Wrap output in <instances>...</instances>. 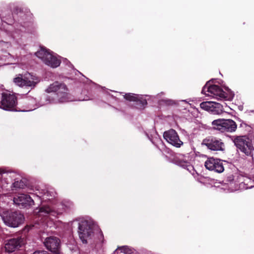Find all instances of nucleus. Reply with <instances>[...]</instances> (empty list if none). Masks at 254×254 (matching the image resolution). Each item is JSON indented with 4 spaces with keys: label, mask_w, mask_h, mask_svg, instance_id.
<instances>
[{
    "label": "nucleus",
    "mask_w": 254,
    "mask_h": 254,
    "mask_svg": "<svg viewBox=\"0 0 254 254\" xmlns=\"http://www.w3.org/2000/svg\"><path fill=\"white\" fill-rule=\"evenodd\" d=\"M46 91L48 93H56L57 99L55 101L56 103H64L71 101L68 96L67 89L64 84L55 82L48 87Z\"/></svg>",
    "instance_id": "5"
},
{
    "label": "nucleus",
    "mask_w": 254,
    "mask_h": 254,
    "mask_svg": "<svg viewBox=\"0 0 254 254\" xmlns=\"http://www.w3.org/2000/svg\"><path fill=\"white\" fill-rule=\"evenodd\" d=\"M49 193V192L48 191L47 192L45 193L42 196L43 199H45V200H50L51 198L48 197Z\"/></svg>",
    "instance_id": "24"
},
{
    "label": "nucleus",
    "mask_w": 254,
    "mask_h": 254,
    "mask_svg": "<svg viewBox=\"0 0 254 254\" xmlns=\"http://www.w3.org/2000/svg\"><path fill=\"white\" fill-rule=\"evenodd\" d=\"M44 245L51 252L58 254L60 253V240L55 237L47 238L44 242Z\"/></svg>",
    "instance_id": "13"
},
{
    "label": "nucleus",
    "mask_w": 254,
    "mask_h": 254,
    "mask_svg": "<svg viewBox=\"0 0 254 254\" xmlns=\"http://www.w3.org/2000/svg\"><path fill=\"white\" fill-rule=\"evenodd\" d=\"M203 142L207 147L211 150L223 151L224 150V144L221 139L214 138L207 139Z\"/></svg>",
    "instance_id": "17"
},
{
    "label": "nucleus",
    "mask_w": 254,
    "mask_h": 254,
    "mask_svg": "<svg viewBox=\"0 0 254 254\" xmlns=\"http://www.w3.org/2000/svg\"><path fill=\"white\" fill-rule=\"evenodd\" d=\"M78 235L83 243H87L97 235H102L98 226L91 221L83 220L79 223Z\"/></svg>",
    "instance_id": "2"
},
{
    "label": "nucleus",
    "mask_w": 254,
    "mask_h": 254,
    "mask_svg": "<svg viewBox=\"0 0 254 254\" xmlns=\"http://www.w3.org/2000/svg\"><path fill=\"white\" fill-rule=\"evenodd\" d=\"M204 166L206 169L218 173H222L224 170L223 163L221 160L213 157L207 158L204 162Z\"/></svg>",
    "instance_id": "11"
},
{
    "label": "nucleus",
    "mask_w": 254,
    "mask_h": 254,
    "mask_svg": "<svg viewBox=\"0 0 254 254\" xmlns=\"http://www.w3.org/2000/svg\"><path fill=\"white\" fill-rule=\"evenodd\" d=\"M36 56L47 65L56 68L60 64L61 61L56 54L45 48H41L36 53Z\"/></svg>",
    "instance_id": "6"
},
{
    "label": "nucleus",
    "mask_w": 254,
    "mask_h": 254,
    "mask_svg": "<svg viewBox=\"0 0 254 254\" xmlns=\"http://www.w3.org/2000/svg\"><path fill=\"white\" fill-rule=\"evenodd\" d=\"M163 137L167 142L176 147L180 148L183 145V142L180 140L178 133L173 129L165 131Z\"/></svg>",
    "instance_id": "10"
},
{
    "label": "nucleus",
    "mask_w": 254,
    "mask_h": 254,
    "mask_svg": "<svg viewBox=\"0 0 254 254\" xmlns=\"http://www.w3.org/2000/svg\"><path fill=\"white\" fill-rule=\"evenodd\" d=\"M143 96L134 94L132 93H127L124 95V98L129 101H139L143 106L147 104L145 99H143Z\"/></svg>",
    "instance_id": "19"
},
{
    "label": "nucleus",
    "mask_w": 254,
    "mask_h": 254,
    "mask_svg": "<svg viewBox=\"0 0 254 254\" xmlns=\"http://www.w3.org/2000/svg\"><path fill=\"white\" fill-rule=\"evenodd\" d=\"M62 213V211L55 210L54 208H52L48 205H43L39 208L36 209L34 211L35 214L38 217H46L49 214L56 216Z\"/></svg>",
    "instance_id": "15"
},
{
    "label": "nucleus",
    "mask_w": 254,
    "mask_h": 254,
    "mask_svg": "<svg viewBox=\"0 0 254 254\" xmlns=\"http://www.w3.org/2000/svg\"><path fill=\"white\" fill-rule=\"evenodd\" d=\"M4 223L11 227H17L24 221V216L17 212H4L1 215Z\"/></svg>",
    "instance_id": "7"
},
{
    "label": "nucleus",
    "mask_w": 254,
    "mask_h": 254,
    "mask_svg": "<svg viewBox=\"0 0 254 254\" xmlns=\"http://www.w3.org/2000/svg\"><path fill=\"white\" fill-rule=\"evenodd\" d=\"M24 184L22 181L19 180L18 179H15V182L12 185V188L13 190L14 189H19L23 187Z\"/></svg>",
    "instance_id": "22"
},
{
    "label": "nucleus",
    "mask_w": 254,
    "mask_h": 254,
    "mask_svg": "<svg viewBox=\"0 0 254 254\" xmlns=\"http://www.w3.org/2000/svg\"><path fill=\"white\" fill-rule=\"evenodd\" d=\"M236 147L247 155H251L254 150L251 141L246 136H237L233 139Z\"/></svg>",
    "instance_id": "9"
},
{
    "label": "nucleus",
    "mask_w": 254,
    "mask_h": 254,
    "mask_svg": "<svg viewBox=\"0 0 254 254\" xmlns=\"http://www.w3.org/2000/svg\"><path fill=\"white\" fill-rule=\"evenodd\" d=\"M15 173L10 172L9 173H6V172L1 169H0V180L2 183L3 181H4L7 184L8 183V179L12 178L16 176Z\"/></svg>",
    "instance_id": "20"
},
{
    "label": "nucleus",
    "mask_w": 254,
    "mask_h": 254,
    "mask_svg": "<svg viewBox=\"0 0 254 254\" xmlns=\"http://www.w3.org/2000/svg\"><path fill=\"white\" fill-rule=\"evenodd\" d=\"M119 251L125 254H130L131 253V251L130 249H129L127 246H123L121 247H118L114 252L115 254L118 253Z\"/></svg>",
    "instance_id": "21"
},
{
    "label": "nucleus",
    "mask_w": 254,
    "mask_h": 254,
    "mask_svg": "<svg viewBox=\"0 0 254 254\" xmlns=\"http://www.w3.org/2000/svg\"><path fill=\"white\" fill-rule=\"evenodd\" d=\"M36 101L34 99H31L26 102L28 106L26 109L19 110V111L28 112L36 109L35 103ZM17 104V99L14 94H10V91H5L1 94V100L0 103V108L7 111H18L14 109Z\"/></svg>",
    "instance_id": "1"
},
{
    "label": "nucleus",
    "mask_w": 254,
    "mask_h": 254,
    "mask_svg": "<svg viewBox=\"0 0 254 254\" xmlns=\"http://www.w3.org/2000/svg\"><path fill=\"white\" fill-rule=\"evenodd\" d=\"M200 108L213 114L218 115L223 112V107L220 103L213 101L203 102L200 104Z\"/></svg>",
    "instance_id": "12"
},
{
    "label": "nucleus",
    "mask_w": 254,
    "mask_h": 254,
    "mask_svg": "<svg viewBox=\"0 0 254 254\" xmlns=\"http://www.w3.org/2000/svg\"><path fill=\"white\" fill-rule=\"evenodd\" d=\"M40 78L36 74L30 72L18 74L13 78V82L16 86L20 87L34 88L40 82Z\"/></svg>",
    "instance_id": "4"
},
{
    "label": "nucleus",
    "mask_w": 254,
    "mask_h": 254,
    "mask_svg": "<svg viewBox=\"0 0 254 254\" xmlns=\"http://www.w3.org/2000/svg\"><path fill=\"white\" fill-rule=\"evenodd\" d=\"M212 125L214 129L222 132L234 131L237 128L236 123L232 120L218 119L213 121Z\"/></svg>",
    "instance_id": "8"
},
{
    "label": "nucleus",
    "mask_w": 254,
    "mask_h": 254,
    "mask_svg": "<svg viewBox=\"0 0 254 254\" xmlns=\"http://www.w3.org/2000/svg\"><path fill=\"white\" fill-rule=\"evenodd\" d=\"M22 240L20 238H13L7 240L5 244V250L8 253L14 252L21 247Z\"/></svg>",
    "instance_id": "18"
},
{
    "label": "nucleus",
    "mask_w": 254,
    "mask_h": 254,
    "mask_svg": "<svg viewBox=\"0 0 254 254\" xmlns=\"http://www.w3.org/2000/svg\"><path fill=\"white\" fill-rule=\"evenodd\" d=\"M225 89V91L217 85L211 84L210 82L209 81L203 87L202 93L206 96H212L218 99L232 100L234 97V94L228 88H226Z\"/></svg>",
    "instance_id": "3"
},
{
    "label": "nucleus",
    "mask_w": 254,
    "mask_h": 254,
    "mask_svg": "<svg viewBox=\"0 0 254 254\" xmlns=\"http://www.w3.org/2000/svg\"><path fill=\"white\" fill-rule=\"evenodd\" d=\"M249 182H251V181L248 178H246L244 180V183L247 185V186H246L247 189H250L253 187V185H249L248 183Z\"/></svg>",
    "instance_id": "23"
},
{
    "label": "nucleus",
    "mask_w": 254,
    "mask_h": 254,
    "mask_svg": "<svg viewBox=\"0 0 254 254\" xmlns=\"http://www.w3.org/2000/svg\"><path fill=\"white\" fill-rule=\"evenodd\" d=\"M13 202L16 205L23 207L32 206L34 204V201L31 197L25 194H20L15 196L13 198Z\"/></svg>",
    "instance_id": "16"
},
{
    "label": "nucleus",
    "mask_w": 254,
    "mask_h": 254,
    "mask_svg": "<svg viewBox=\"0 0 254 254\" xmlns=\"http://www.w3.org/2000/svg\"><path fill=\"white\" fill-rule=\"evenodd\" d=\"M176 162L179 166L186 169L191 174H195V171L189 155H180Z\"/></svg>",
    "instance_id": "14"
}]
</instances>
